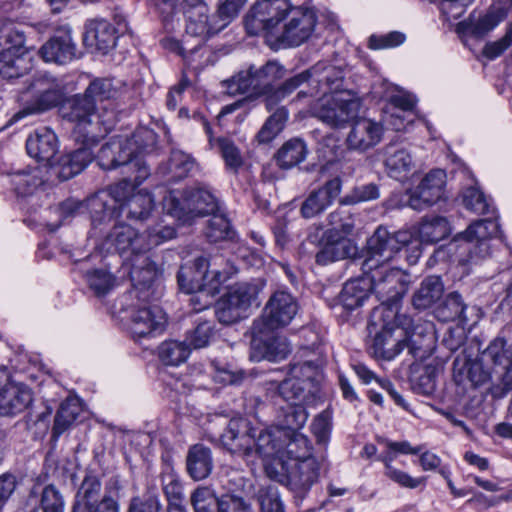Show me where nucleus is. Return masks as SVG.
Returning <instances> with one entry per match:
<instances>
[{
  "mask_svg": "<svg viewBox=\"0 0 512 512\" xmlns=\"http://www.w3.org/2000/svg\"><path fill=\"white\" fill-rule=\"evenodd\" d=\"M116 39V29L109 21L94 19L86 24L83 40L87 46L105 54L115 46Z\"/></svg>",
  "mask_w": 512,
  "mask_h": 512,
  "instance_id": "35",
  "label": "nucleus"
},
{
  "mask_svg": "<svg viewBox=\"0 0 512 512\" xmlns=\"http://www.w3.org/2000/svg\"><path fill=\"white\" fill-rule=\"evenodd\" d=\"M446 173L441 169L430 171L413 190L407 205L414 210L421 211L438 202L444 194Z\"/></svg>",
  "mask_w": 512,
  "mask_h": 512,
  "instance_id": "24",
  "label": "nucleus"
},
{
  "mask_svg": "<svg viewBox=\"0 0 512 512\" xmlns=\"http://www.w3.org/2000/svg\"><path fill=\"white\" fill-rule=\"evenodd\" d=\"M454 367H463L462 373L473 386H480L490 379V372L483 369L482 363L467 357H457Z\"/></svg>",
  "mask_w": 512,
  "mask_h": 512,
  "instance_id": "57",
  "label": "nucleus"
},
{
  "mask_svg": "<svg viewBox=\"0 0 512 512\" xmlns=\"http://www.w3.org/2000/svg\"><path fill=\"white\" fill-rule=\"evenodd\" d=\"M287 22L282 28L272 33L268 43L273 47H296L306 42L316 25L313 10L302 6H293L287 15Z\"/></svg>",
  "mask_w": 512,
  "mask_h": 512,
  "instance_id": "18",
  "label": "nucleus"
},
{
  "mask_svg": "<svg viewBox=\"0 0 512 512\" xmlns=\"http://www.w3.org/2000/svg\"><path fill=\"white\" fill-rule=\"evenodd\" d=\"M131 189L132 185L128 180H121L86 199L85 209L90 214L92 235L97 236L98 230L102 231L104 227L116 223L121 215V201Z\"/></svg>",
  "mask_w": 512,
  "mask_h": 512,
  "instance_id": "9",
  "label": "nucleus"
},
{
  "mask_svg": "<svg viewBox=\"0 0 512 512\" xmlns=\"http://www.w3.org/2000/svg\"><path fill=\"white\" fill-rule=\"evenodd\" d=\"M288 119V111L284 108H278L263 124L260 131L257 133L259 143H269L272 141L284 128Z\"/></svg>",
  "mask_w": 512,
  "mask_h": 512,
  "instance_id": "52",
  "label": "nucleus"
},
{
  "mask_svg": "<svg viewBox=\"0 0 512 512\" xmlns=\"http://www.w3.org/2000/svg\"><path fill=\"white\" fill-rule=\"evenodd\" d=\"M213 336V321L200 320L192 330L187 332L185 341L190 350L201 349L209 345Z\"/></svg>",
  "mask_w": 512,
  "mask_h": 512,
  "instance_id": "55",
  "label": "nucleus"
},
{
  "mask_svg": "<svg viewBox=\"0 0 512 512\" xmlns=\"http://www.w3.org/2000/svg\"><path fill=\"white\" fill-rule=\"evenodd\" d=\"M500 232L495 219H481L472 222L465 231L456 235L455 240L461 241L467 250L466 263L477 264L491 254L490 241Z\"/></svg>",
  "mask_w": 512,
  "mask_h": 512,
  "instance_id": "19",
  "label": "nucleus"
},
{
  "mask_svg": "<svg viewBox=\"0 0 512 512\" xmlns=\"http://www.w3.org/2000/svg\"><path fill=\"white\" fill-rule=\"evenodd\" d=\"M82 411L81 403L77 397H68L64 400L54 419L52 434L58 438L63 434L77 419Z\"/></svg>",
  "mask_w": 512,
  "mask_h": 512,
  "instance_id": "43",
  "label": "nucleus"
},
{
  "mask_svg": "<svg viewBox=\"0 0 512 512\" xmlns=\"http://www.w3.org/2000/svg\"><path fill=\"white\" fill-rule=\"evenodd\" d=\"M143 236L149 252L153 247L173 239L176 236V230L169 225H156L143 232Z\"/></svg>",
  "mask_w": 512,
  "mask_h": 512,
  "instance_id": "63",
  "label": "nucleus"
},
{
  "mask_svg": "<svg viewBox=\"0 0 512 512\" xmlns=\"http://www.w3.org/2000/svg\"><path fill=\"white\" fill-rule=\"evenodd\" d=\"M482 358L490 365L491 373L502 382L504 388H512V342L501 337L495 338L483 351Z\"/></svg>",
  "mask_w": 512,
  "mask_h": 512,
  "instance_id": "23",
  "label": "nucleus"
},
{
  "mask_svg": "<svg viewBox=\"0 0 512 512\" xmlns=\"http://www.w3.org/2000/svg\"><path fill=\"white\" fill-rule=\"evenodd\" d=\"M45 62L67 64L77 58V46L72 38L70 27H62L39 49Z\"/></svg>",
  "mask_w": 512,
  "mask_h": 512,
  "instance_id": "25",
  "label": "nucleus"
},
{
  "mask_svg": "<svg viewBox=\"0 0 512 512\" xmlns=\"http://www.w3.org/2000/svg\"><path fill=\"white\" fill-rule=\"evenodd\" d=\"M160 500L155 494H144L130 500L127 512H161Z\"/></svg>",
  "mask_w": 512,
  "mask_h": 512,
  "instance_id": "64",
  "label": "nucleus"
},
{
  "mask_svg": "<svg viewBox=\"0 0 512 512\" xmlns=\"http://www.w3.org/2000/svg\"><path fill=\"white\" fill-rule=\"evenodd\" d=\"M342 181L335 177L328 180L323 186L312 191L303 201L300 214L305 219H311L323 213L339 197Z\"/></svg>",
  "mask_w": 512,
  "mask_h": 512,
  "instance_id": "28",
  "label": "nucleus"
},
{
  "mask_svg": "<svg viewBox=\"0 0 512 512\" xmlns=\"http://www.w3.org/2000/svg\"><path fill=\"white\" fill-rule=\"evenodd\" d=\"M252 334V348L254 350L252 357L257 360L266 359L277 362L286 359L291 353V345L285 336L272 335L265 338L266 335Z\"/></svg>",
  "mask_w": 512,
  "mask_h": 512,
  "instance_id": "33",
  "label": "nucleus"
},
{
  "mask_svg": "<svg viewBox=\"0 0 512 512\" xmlns=\"http://www.w3.org/2000/svg\"><path fill=\"white\" fill-rule=\"evenodd\" d=\"M296 298L288 291H275L268 299L260 317L254 320L252 333L267 335L288 326L298 313Z\"/></svg>",
  "mask_w": 512,
  "mask_h": 512,
  "instance_id": "12",
  "label": "nucleus"
},
{
  "mask_svg": "<svg viewBox=\"0 0 512 512\" xmlns=\"http://www.w3.org/2000/svg\"><path fill=\"white\" fill-rule=\"evenodd\" d=\"M124 139L128 142L126 144L135 151V154L140 155L155 146L157 135L151 129L140 128L131 137H124Z\"/></svg>",
  "mask_w": 512,
  "mask_h": 512,
  "instance_id": "61",
  "label": "nucleus"
},
{
  "mask_svg": "<svg viewBox=\"0 0 512 512\" xmlns=\"http://www.w3.org/2000/svg\"><path fill=\"white\" fill-rule=\"evenodd\" d=\"M308 419V413L304 405L289 404L281 408L277 416L278 429L284 430L285 434L300 432Z\"/></svg>",
  "mask_w": 512,
  "mask_h": 512,
  "instance_id": "44",
  "label": "nucleus"
},
{
  "mask_svg": "<svg viewBox=\"0 0 512 512\" xmlns=\"http://www.w3.org/2000/svg\"><path fill=\"white\" fill-rule=\"evenodd\" d=\"M164 209L168 214L186 223L195 217L205 216L217 209L216 198L204 189H187L181 197L171 192L164 198Z\"/></svg>",
  "mask_w": 512,
  "mask_h": 512,
  "instance_id": "16",
  "label": "nucleus"
},
{
  "mask_svg": "<svg viewBox=\"0 0 512 512\" xmlns=\"http://www.w3.org/2000/svg\"><path fill=\"white\" fill-rule=\"evenodd\" d=\"M506 17V12L502 8L490 9L485 15L476 20H470L468 31L476 38H482L492 31Z\"/></svg>",
  "mask_w": 512,
  "mask_h": 512,
  "instance_id": "48",
  "label": "nucleus"
},
{
  "mask_svg": "<svg viewBox=\"0 0 512 512\" xmlns=\"http://www.w3.org/2000/svg\"><path fill=\"white\" fill-rule=\"evenodd\" d=\"M188 474L196 481L207 478L213 469V458L210 448L195 444L188 450L186 457Z\"/></svg>",
  "mask_w": 512,
  "mask_h": 512,
  "instance_id": "39",
  "label": "nucleus"
},
{
  "mask_svg": "<svg viewBox=\"0 0 512 512\" xmlns=\"http://www.w3.org/2000/svg\"><path fill=\"white\" fill-rule=\"evenodd\" d=\"M463 204L473 213L484 215L493 210L485 195L475 187L467 188L463 193Z\"/></svg>",
  "mask_w": 512,
  "mask_h": 512,
  "instance_id": "60",
  "label": "nucleus"
},
{
  "mask_svg": "<svg viewBox=\"0 0 512 512\" xmlns=\"http://www.w3.org/2000/svg\"><path fill=\"white\" fill-rule=\"evenodd\" d=\"M62 97V88L57 79L42 74L35 76L18 98L22 109L16 116L24 117L46 112L56 107Z\"/></svg>",
  "mask_w": 512,
  "mask_h": 512,
  "instance_id": "11",
  "label": "nucleus"
},
{
  "mask_svg": "<svg viewBox=\"0 0 512 512\" xmlns=\"http://www.w3.org/2000/svg\"><path fill=\"white\" fill-rule=\"evenodd\" d=\"M306 153V145L302 140L291 139L282 145L275 158L279 167L290 169L304 161Z\"/></svg>",
  "mask_w": 512,
  "mask_h": 512,
  "instance_id": "47",
  "label": "nucleus"
},
{
  "mask_svg": "<svg viewBox=\"0 0 512 512\" xmlns=\"http://www.w3.org/2000/svg\"><path fill=\"white\" fill-rule=\"evenodd\" d=\"M33 402V392L22 383L9 382L0 389V416L13 417L23 413Z\"/></svg>",
  "mask_w": 512,
  "mask_h": 512,
  "instance_id": "30",
  "label": "nucleus"
},
{
  "mask_svg": "<svg viewBox=\"0 0 512 512\" xmlns=\"http://www.w3.org/2000/svg\"><path fill=\"white\" fill-rule=\"evenodd\" d=\"M369 291L374 293L380 306L373 311V318H379L381 330L376 333L373 346L375 352L387 360L393 359L405 347L407 328L411 320L399 313L401 301L408 290L410 275L397 267L387 264L363 270Z\"/></svg>",
  "mask_w": 512,
  "mask_h": 512,
  "instance_id": "1",
  "label": "nucleus"
},
{
  "mask_svg": "<svg viewBox=\"0 0 512 512\" xmlns=\"http://www.w3.org/2000/svg\"><path fill=\"white\" fill-rule=\"evenodd\" d=\"M379 187L375 183L355 186L349 193L340 199L341 205H354L360 202L371 201L379 198Z\"/></svg>",
  "mask_w": 512,
  "mask_h": 512,
  "instance_id": "59",
  "label": "nucleus"
},
{
  "mask_svg": "<svg viewBox=\"0 0 512 512\" xmlns=\"http://www.w3.org/2000/svg\"><path fill=\"white\" fill-rule=\"evenodd\" d=\"M367 247L368 257L363 262V270L387 264L402 250L409 265H415L422 255L420 241L410 229L390 233L386 228L378 227L369 238Z\"/></svg>",
  "mask_w": 512,
  "mask_h": 512,
  "instance_id": "5",
  "label": "nucleus"
},
{
  "mask_svg": "<svg viewBox=\"0 0 512 512\" xmlns=\"http://www.w3.org/2000/svg\"><path fill=\"white\" fill-rule=\"evenodd\" d=\"M285 431L276 426L257 430L243 418L231 419L220 436L224 449L232 454L250 455L255 451L263 459H278L283 455Z\"/></svg>",
  "mask_w": 512,
  "mask_h": 512,
  "instance_id": "4",
  "label": "nucleus"
},
{
  "mask_svg": "<svg viewBox=\"0 0 512 512\" xmlns=\"http://www.w3.org/2000/svg\"><path fill=\"white\" fill-rule=\"evenodd\" d=\"M42 24L35 26L12 27L5 35L7 47L0 53V76L4 79H14L24 75L28 69L24 55L33 48L27 45V37L36 29L43 28Z\"/></svg>",
  "mask_w": 512,
  "mask_h": 512,
  "instance_id": "15",
  "label": "nucleus"
},
{
  "mask_svg": "<svg viewBox=\"0 0 512 512\" xmlns=\"http://www.w3.org/2000/svg\"><path fill=\"white\" fill-rule=\"evenodd\" d=\"M306 82H309V72L307 70L286 79L265 98L266 106L271 109Z\"/></svg>",
  "mask_w": 512,
  "mask_h": 512,
  "instance_id": "51",
  "label": "nucleus"
},
{
  "mask_svg": "<svg viewBox=\"0 0 512 512\" xmlns=\"http://www.w3.org/2000/svg\"><path fill=\"white\" fill-rule=\"evenodd\" d=\"M119 91L109 78H94L83 93L71 96L60 109L62 118L74 124L73 135L98 144L114 125Z\"/></svg>",
  "mask_w": 512,
  "mask_h": 512,
  "instance_id": "2",
  "label": "nucleus"
},
{
  "mask_svg": "<svg viewBox=\"0 0 512 512\" xmlns=\"http://www.w3.org/2000/svg\"><path fill=\"white\" fill-rule=\"evenodd\" d=\"M190 502L194 512H218L220 497L208 487H198L192 492Z\"/></svg>",
  "mask_w": 512,
  "mask_h": 512,
  "instance_id": "56",
  "label": "nucleus"
},
{
  "mask_svg": "<svg viewBox=\"0 0 512 512\" xmlns=\"http://www.w3.org/2000/svg\"><path fill=\"white\" fill-rule=\"evenodd\" d=\"M256 69L261 90L265 98H267L274 90V83L284 77L286 70L284 66L277 61H268L265 65L256 67Z\"/></svg>",
  "mask_w": 512,
  "mask_h": 512,
  "instance_id": "54",
  "label": "nucleus"
},
{
  "mask_svg": "<svg viewBox=\"0 0 512 512\" xmlns=\"http://www.w3.org/2000/svg\"><path fill=\"white\" fill-rule=\"evenodd\" d=\"M257 287L250 283H237L230 287L216 304L215 315L219 322L232 324L244 317L247 309L256 301Z\"/></svg>",
  "mask_w": 512,
  "mask_h": 512,
  "instance_id": "20",
  "label": "nucleus"
},
{
  "mask_svg": "<svg viewBox=\"0 0 512 512\" xmlns=\"http://www.w3.org/2000/svg\"><path fill=\"white\" fill-rule=\"evenodd\" d=\"M387 174L396 180H405L414 168L410 151L400 144L390 143L383 150Z\"/></svg>",
  "mask_w": 512,
  "mask_h": 512,
  "instance_id": "34",
  "label": "nucleus"
},
{
  "mask_svg": "<svg viewBox=\"0 0 512 512\" xmlns=\"http://www.w3.org/2000/svg\"><path fill=\"white\" fill-rule=\"evenodd\" d=\"M328 224L337 234L349 235L354 229V219L352 214L342 208H337L331 212L327 218Z\"/></svg>",
  "mask_w": 512,
  "mask_h": 512,
  "instance_id": "62",
  "label": "nucleus"
},
{
  "mask_svg": "<svg viewBox=\"0 0 512 512\" xmlns=\"http://www.w3.org/2000/svg\"><path fill=\"white\" fill-rule=\"evenodd\" d=\"M387 452L378 457L384 464V475L403 488L415 489L423 483V478H414L408 473L393 466L397 454L415 455L421 452V447H413L408 441H385Z\"/></svg>",
  "mask_w": 512,
  "mask_h": 512,
  "instance_id": "22",
  "label": "nucleus"
},
{
  "mask_svg": "<svg viewBox=\"0 0 512 512\" xmlns=\"http://www.w3.org/2000/svg\"><path fill=\"white\" fill-rule=\"evenodd\" d=\"M194 159L181 150H173L171 152L167 171L163 175H170L169 180L178 181L188 176L194 168Z\"/></svg>",
  "mask_w": 512,
  "mask_h": 512,
  "instance_id": "50",
  "label": "nucleus"
},
{
  "mask_svg": "<svg viewBox=\"0 0 512 512\" xmlns=\"http://www.w3.org/2000/svg\"><path fill=\"white\" fill-rule=\"evenodd\" d=\"M320 464L314 457L290 463L287 468V485L294 491L308 490L319 478Z\"/></svg>",
  "mask_w": 512,
  "mask_h": 512,
  "instance_id": "32",
  "label": "nucleus"
},
{
  "mask_svg": "<svg viewBox=\"0 0 512 512\" xmlns=\"http://www.w3.org/2000/svg\"><path fill=\"white\" fill-rule=\"evenodd\" d=\"M283 441V455L280 456L282 466L285 464V458L293 462L300 461L310 456V442L301 432H291L285 434Z\"/></svg>",
  "mask_w": 512,
  "mask_h": 512,
  "instance_id": "46",
  "label": "nucleus"
},
{
  "mask_svg": "<svg viewBox=\"0 0 512 512\" xmlns=\"http://www.w3.org/2000/svg\"><path fill=\"white\" fill-rule=\"evenodd\" d=\"M369 292V283L365 277L347 281L336 299V306L352 311L364 304Z\"/></svg>",
  "mask_w": 512,
  "mask_h": 512,
  "instance_id": "40",
  "label": "nucleus"
},
{
  "mask_svg": "<svg viewBox=\"0 0 512 512\" xmlns=\"http://www.w3.org/2000/svg\"><path fill=\"white\" fill-rule=\"evenodd\" d=\"M204 131L208 137L209 145L211 147H217L220 152L225 167L228 171L237 174L239 169L244 164V159L240 149L236 146L233 140L227 137H213V132L210 123L206 120H202Z\"/></svg>",
  "mask_w": 512,
  "mask_h": 512,
  "instance_id": "37",
  "label": "nucleus"
},
{
  "mask_svg": "<svg viewBox=\"0 0 512 512\" xmlns=\"http://www.w3.org/2000/svg\"><path fill=\"white\" fill-rule=\"evenodd\" d=\"M124 136H115L105 143L98 154V163L105 170L115 169L124 166L135 151L126 144Z\"/></svg>",
  "mask_w": 512,
  "mask_h": 512,
  "instance_id": "36",
  "label": "nucleus"
},
{
  "mask_svg": "<svg viewBox=\"0 0 512 512\" xmlns=\"http://www.w3.org/2000/svg\"><path fill=\"white\" fill-rule=\"evenodd\" d=\"M65 512V499L61 491L53 484L42 487L35 484L26 499L23 509L16 512Z\"/></svg>",
  "mask_w": 512,
  "mask_h": 512,
  "instance_id": "29",
  "label": "nucleus"
},
{
  "mask_svg": "<svg viewBox=\"0 0 512 512\" xmlns=\"http://www.w3.org/2000/svg\"><path fill=\"white\" fill-rule=\"evenodd\" d=\"M293 8L290 0H260L247 13L244 24L249 35L263 34L267 42L272 33L279 29V23Z\"/></svg>",
  "mask_w": 512,
  "mask_h": 512,
  "instance_id": "17",
  "label": "nucleus"
},
{
  "mask_svg": "<svg viewBox=\"0 0 512 512\" xmlns=\"http://www.w3.org/2000/svg\"><path fill=\"white\" fill-rule=\"evenodd\" d=\"M413 233L414 237L420 241L422 249V243L432 244L447 237L450 234V226L445 217H426L420 222L417 232Z\"/></svg>",
  "mask_w": 512,
  "mask_h": 512,
  "instance_id": "41",
  "label": "nucleus"
},
{
  "mask_svg": "<svg viewBox=\"0 0 512 512\" xmlns=\"http://www.w3.org/2000/svg\"><path fill=\"white\" fill-rule=\"evenodd\" d=\"M360 107V99L350 91H344L321 97L312 106L311 113L331 128H342L357 117Z\"/></svg>",
  "mask_w": 512,
  "mask_h": 512,
  "instance_id": "14",
  "label": "nucleus"
},
{
  "mask_svg": "<svg viewBox=\"0 0 512 512\" xmlns=\"http://www.w3.org/2000/svg\"><path fill=\"white\" fill-rule=\"evenodd\" d=\"M26 150L39 163L53 166L52 160L58 151L57 136L47 127L37 129L27 138Z\"/></svg>",
  "mask_w": 512,
  "mask_h": 512,
  "instance_id": "31",
  "label": "nucleus"
},
{
  "mask_svg": "<svg viewBox=\"0 0 512 512\" xmlns=\"http://www.w3.org/2000/svg\"><path fill=\"white\" fill-rule=\"evenodd\" d=\"M307 72H309V82L312 88L310 91L300 90L292 102L317 94L327 96L329 93L338 94L342 92L340 91L344 80L342 69L333 65L318 63Z\"/></svg>",
  "mask_w": 512,
  "mask_h": 512,
  "instance_id": "21",
  "label": "nucleus"
},
{
  "mask_svg": "<svg viewBox=\"0 0 512 512\" xmlns=\"http://www.w3.org/2000/svg\"><path fill=\"white\" fill-rule=\"evenodd\" d=\"M86 281L96 296L107 294L115 285V278L103 269H94L87 272Z\"/></svg>",
  "mask_w": 512,
  "mask_h": 512,
  "instance_id": "58",
  "label": "nucleus"
},
{
  "mask_svg": "<svg viewBox=\"0 0 512 512\" xmlns=\"http://www.w3.org/2000/svg\"><path fill=\"white\" fill-rule=\"evenodd\" d=\"M134 289L124 296L121 312L129 320V329L134 338L156 336L162 333L167 322L166 314L157 305H150L146 297L149 285H133Z\"/></svg>",
  "mask_w": 512,
  "mask_h": 512,
  "instance_id": "6",
  "label": "nucleus"
},
{
  "mask_svg": "<svg viewBox=\"0 0 512 512\" xmlns=\"http://www.w3.org/2000/svg\"><path fill=\"white\" fill-rule=\"evenodd\" d=\"M223 270H209V261L205 257H197L191 263L183 264L177 274L180 289L187 294H206L218 291L219 286L237 273L234 265L227 263Z\"/></svg>",
  "mask_w": 512,
  "mask_h": 512,
  "instance_id": "8",
  "label": "nucleus"
},
{
  "mask_svg": "<svg viewBox=\"0 0 512 512\" xmlns=\"http://www.w3.org/2000/svg\"><path fill=\"white\" fill-rule=\"evenodd\" d=\"M153 209V199L147 192H130L127 197L121 201V213L127 212V217L135 220L147 218Z\"/></svg>",
  "mask_w": 512,
  "mask_h": 512,
  "instance_id": "45",
  "label": "nucleus"
},
{
  "mask_svg": "<svg viewBox=\"0 0 512 512\" xmlns=\"http://www.w3.org/2000/svg\"><path fill=\"white\" fill-rule=\"evenodd\" d=\"M466 305L462 296L458 292L448 294L444 302L437 308L436 315L439 320L444 322L462 319Z\"/></svg>",
  "mask_w": 512,
  "mask_h": 512,
  "instance_id": "53",
  "label": "nucleus"
},
{
  "mask_svg": "<svg viewBox=\"0 0 512 512\" xmlns=\"http://www.w3.org/2000/svg\"><path fill=\"white\" fill-rule=\"evenodd\" d=\"M182 11L186 20V35L197 39V44L190 50L174 42L177 52L186 58L188 52L195 53L211 35L223 30V25H218V20L214 15H210L204 0H187V5L183 6Z\"/></svg>",
  "mask_w": 512,
  "mask_h": 512,
  "instance_id": "13",
  "label": "nucleus"
},
{
  "mask_svg": "<svg viewBox=\"0 0 512 512\" xmlns=\"http://www.w3.org/2000/svg\"><path fill=\"white\" fill-rule=\"evenodd\" d=\"M101 249L106 252H117L130 264V279L133 285L152 284L156 274V264L149 258L148 246L143 233L125 223H114L105 235Z\"/></svg>",
  "mask_w": 512,
  "mask_h": 512,
  "instance_id": "3",
  "label": "nucleus"
},
{
  "mask_svg": "<svg viewBox=\"0 0 512 512\" xmlns=\"http://www.w3.org/2000/svg\"><path fill=\"white\" fill-rule=\"evenodd\" d=\"M79 147L74 151L60 156L55 164L57 176L61 180H69L81 173L93 160V148L97 144L86 143L84 137L74 136Z\"/></svg>",
  "mask_w": 512,
  "mask_h": 512,
  "instance_id": "26",
  "label": "nucleus"
},
{
  "mask_svg": "<svg viewBox=\"0 0 512 512\" xmlns=\"http://www.w3.org/2000/svg\"><path fill=\"white\" fill-rule=\"evenodd\" d=\"M122 485L111 477L104 486L97 475L88 473L74 497L72 512H120Z\"/></svg>",
  "mask_w": 512,
  "mask_h": 512,
  "instance_id": "7",
  "label": "nucleus"
},
{
  "mask_svg": "<svg viewBox=\"0 0 512 512\" xmlns=\"http://www.w3.org/2000/svg\"><path fill=\"white\" fill-rule=\"evenodd\" d=\"M320 371L312 362L291 365L289 376L281 383L272 382L270 389H275L278 395L289 404L305 405L312 400L318 391Z\"/></svg>",
  "mask_w": 512,
  "mask_h": 512,
  "instance_id": "10",
  "label": "nucleus"
},
{
  "mask_svg": "<svg viewBox=\"0 0 512 512\" xmlns=\"http://www.w3.org/2000/svg\"><path fill=\"white\" fill-rule=\"evenodd\" d=\"M444 286L439 276H428L421 282L413 295V305L426 309L435 304L443 295Z\"/></svg>",
  "mask_w": 512,
  "mask_h": 512,
  "instance_id": "42",
  "label": "nucleus"
},
{
  "mask_svg": "<svg viewBox=\"0 0 512 512\" xmlns=\"http://www.w3.org/2000/svg\"><path fill=\"white\" fill-rule=\"evenodd\" d=\"M384 134L381 123L369 118L356 120L346 138L347 147L350 150L365 152L378 145Z\"/></svg>",
  "mask_w": 512,
  "mask_h": 512,
  "instance_id": "27",
  "label": "nucleus"
},
{
  "mask_svg": "<svg viewBox=\"0 0 512 512\" xmlns=\"http://www.w3.org/2000/svg\"><path fill=\"white\" fill-rule=\"evenodd\" d=\"M223 85L232 95L246 94L252 98L264 96L255 65H250L247 69L239 71L230 79L225 80Z\"/></svg>",
  "mask_w": 512,
  "mask_h": 512,
  "instance_id": "38",
  "label": "nucleus"
},
{
  "mask_svg": "<svg viewBox=\"0 0 512 512\" xmlns=\"http://www.w3.org/2000/svg\"><path fill=\"white\" fill-rule=\"evenodd\" d=\"M190 347L186 341H165L159 347V357L165 365L178 366L190 355Z\"/></svg>",
  "mask_w": 512,
  "mask_h": 512,
  "instance_id": "49",
  "label": "nucleus"
}]
</instances>
